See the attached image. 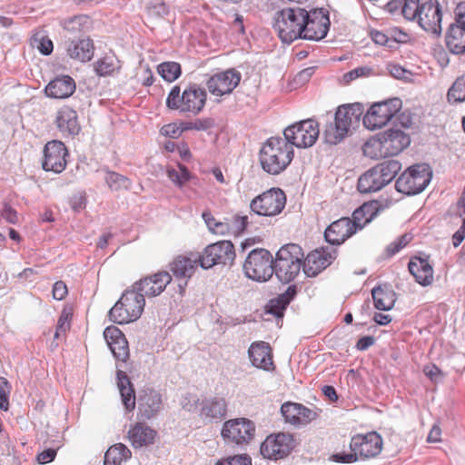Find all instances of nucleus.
<instances>
[{
	"label": "nucleus",
	"instance_id": "nucleus-1",
	"mask_svg": "<svg viewBox=\"0 0 465 465\" xmlns=\"http://www.w3.org/2000/svg\"><path fill=\"white\" fill-rule=\"evenodd\" d=\"M294 157L292 143L284 137L273 136L269 138L262 146L259 161L262 169L272 175L284 172Z\"/></svg>",
	"mask_w": 465,
	"mask_h": 465
},
{
	"label": "nucleus",
	"instance_id": "nucleus-2",
	"mask_svg": "<svg viewBox=\"0 0 465 465\" xmlns=\"http://www.w3.org/2000/svg\"><path fill=\"white\" fill-rule=\"evenodd\" d=\"M363 114L364 107L361 103L340 105L335 113L334 123H330L324 128L325 142L330 144L341 143L352 128L360 124Z\"/></svg>",
	"mask_w": 465,
	"mask_h": 465
},
{
	"label": "nucleus",
	"instance_id": "nucleus-3",
	"mask_svg": "<svg viewBox=\"0 0 465 465\" xmlns=\"http://www.w3.org/2000/svg\"><path fill=\"white\" fill-rule=\"evenodd\" d=\"M306 18H308V11L303 8H282L274 15L273 28L282 42L292 43L298 38H302Z\"/></svg>",
	"mask_w": 465,
	"mask_h": 465
},
{
	"label": "nucleus",
	"instance_id": "nucleus-4",
	"mask_svg": "<svg viewBox=\"0 0 465 465\" xmlns=\"http://www.w3.org/2000/svg\"><path fill=\"white\" fill-rule=\"evenodd\" d=\"M207 94L204 89L192 84L181 93L180 86L174 85L166 98V106L181 113L198 114L205 106Z\"/></svg>",
	"mask_w": 465,
	"mask_h": 465
},
{
	"label": "nucleus",
	"instance_id": "nucleus-5",
	"mask_svg": "<svg viewBox=\"0 0 465 465\" xmlns=\"http://www.w3.org/2000/svg\"><path fill=\"white\" fill-rule=\"evenodd\" d=\"M144 305L143 294L132 285L109 311V318L117 324L133 322L141 317Z\"/></svg>",
	"mask_w": 465,
	"mask_h": 465
},
{
	"label": "nucleus",
	"instance_id": "nucleus-6",
	"mask_svg": "<svg viewBox=\"0 0 465 465\" xmlns=\"http://www.w3.org/2000/svg\"><path fill=\"white\" fill-rule=\"evenodd\" d=\"M382 439L375 431L358 434L351 438L349 453H336L333 459L337 462L352 463L358 458L369 459L377 456L382 450Z\"/></svg>",
	"mask_w": 465,
	"mask_h": 465
},
{
	"label": "nucleus",
	"instance_id": "nucleus-7",
	"mask_svg": "<svg viewBox=\"0 0 465 465\" xmlns=\"http://www.w3.org/2000/svg\"><path fill=\"white\" fill-rule=\"evenodd\" d=\"M303 257L302 249L298 244L289 243L281 247L274 260L276 276L285 282L294 280L303 268Z\"/></svg>",
	"mask_w": 465,
	"mask_h": 465
},
{
	"label": "nucleus",
	"instance_id": "nucleus-8",
	"mask_svg": "<svg viewBox=\"0 0 465 465\" xmlns=\"http://www.w3.org/2000/svg\"><path fill=\"white\" fill-rule=\"evenodd\" d=\"M243 272L246 277L253 281H269L275 272L272 254L263 248L253 249L243 262Z\"/></svg>",
	"mask_w": 465,
	"mask_h": 465
},
{
	"label": "nucleus",
	"instance_id": "nucleus-9",
	"mask_svg": "<svg viewBox=\"0 0 465 465\" xmlns=\"http://www.w3.org/2000/svg\"><path fill=\"white\" fill-rule=\"evenodd\" d=\"M401 107L402 103L399 98L374 103L363 114L362 124L371 131L381 129L391 121Z\"/></svg>",
	"mask_w": 465,
	"mask_h": 465
},
{
	"label": "nucleus",
	"instance_id": "nucleus-10",
	"mask_svg": "<svg viewBox=\"0 0 465 465\" xmlns=\"http://www.w3.org/2000/svg\"><path fill=\"white\" fill-rule=\"evenodd\" d=\"M431 179V171L428 164H415L403 172L397 179L395 186L404 194H417L422 192Z\"/></svg>",
	"mask_w": 465,
	"mask_h": 465
},
{
	"label": "nucleus",
	"instance_id": "nucleus-11",
	"mask_svg": "<svg viewBox=\"0 0 465 465\" xmlns=\"http://www.w3.org/2000/svg\"><path fill=\"white\" fill-rule=\"evenodd\" d=\"M286 204V195L280 188H271L254 197L250 203L252 212L260 216L280 214Z\"/></svg>",
	"mask_w": 465,
	"mask_h": 465
},
{
	"label": "nucleus",
	"instance_id": "nucleus-12",
	"mask_svg": "<svg viewBox=\"0 0 465 465\" xmlns=\"http://www.w3.org/2000/svg\"><path fill=\"white\" fill-rule=\"evenodd\" d=\"M319 134V124L312 119L295 123L283 132L284 138L292 143V147L298 148L312 146L316 143Z\"/></svg>",
	"mask_w": 465,
	"mask_h": 465
},
{
	"label": "nucleus",
	"instance_id": "nucleus-13",
	"mask_svg": "<svg viewBox=\"0 0 465 465\" xmlns=\"http://www.w3.org/2000/svg\"><path fill=\"white\" fill-rule=\"evenodd\" d=\"M296 447V440L289 432H278L267 436L261 445L264 458L279 460L287 457Z\"/></svg>",
	"mask_w": 465,
	"mask_h": 465
},
{
	"label": "nucleus",
	"instance_id": "nucleus-14",
	"mask_svg": "<svg viewBox=\"0 0 465 465\" xmlns=\"http://www.w3.org/2000/svg\"><path fill=\"white\" fill-rule=\"evenodd\" d=\"M255 435L254 423L246 418L232 419L223 423L222 436L225 441L236 445L248 444Z\"/></svg>",
	"mask_w": 465,
	"mask_h": 465
},
{
	"label": "nucleus",
	"instance_id": "nucleus-15",
	"mask_svg": "<svg viewBox=\"0 0 465 465\" xmlns=\"http://www.w3.org/2000/svg\"><path fill=\"white\" fill-rule=\"evenodd\" d=\"M200 256V266L208 269L216 264L231 263L235 258L234 246L231 241H220L208 245Z\"/></svg>",
	"mask_w": 465,
	"mask_h": 465
},
{
	"label": "nucleus",
	"instance_id": "nucleus-16",
	"mask_svg": "<svg viewBox=\"0 0 465 465\" xmlns=\"http://www.w3.org/2000/svg\"><path fill=\"white\" fill-rule=\"evenodd\" d=\"M284 421L293 427H303L319 418L320 411L309 408L302 403L287 401L281 406Z\"/></svg>",
	"mask_w": 465,
	"mask_h": 465
},
{
	"label": "nucleus",
	"instance_id": "nucleus-17",
	"mask_svg": "<svg viewBox=\"0 0 465 465\" xmlns=\"http://www.w3.org/2000/svg\"><path fill=\"white\" fill-rule=\"evenodd\" d=\"M329 27L330 19L327 11L323 8L311 10L308 12V18L304 21L302 38L319 41L326 36Z\"/></svg>",
	"mask_w": 465,
	"mask_h": 465
},
{
	"label": "nucleus",
	"instance_id": "nucleus-18",
	"mask_svg": "<svg viewBox=\"0 0 465 465\" xmlns=\"http://www.w3.org/2000/svg\"><path fill=\"white\" fill-rule=\"evenodd\" d=\"M68 151L64 143L58 140L48 142L44 148L43 169L56 173H62L66 167Z\"/></svg>",
	"mask_w": 465,
	"mask_h": 465
},
{
	"label": "nucleus",
	"instance_id": "nucleus-19",
	"mask_svg": "<svg viewBox=\"0 0 465 465\" xmlns=\"http://www.w3.org/2000/svg\"><path fill=\"white\" fill-rule=\"evenodd\" d=\"M241 81V74L228 69L212 75L206 82L208 91L215 96H223L233 91Z\"/></svg>",
	"mask_w": 465,
	"mask_h": 465
},
{
	"label": "nucleus",
	"instance_id": "nucleus-20",
	"mask_svg": "<svg viewBox=\"0 0 465 465\" xmlns=\"http://www.w3.org/2000/svg\"><path fill=\"white\" fill-rule=\"evenodd\" d=\"M425 31L440 34L441 12L437 0H421L420 12L415 19Z\"/></svg>",
	"mask_w": 465,
	"mask_h": 465
},
{
	"label": "nucleus",
	"instance_id": "nucleus-21",
	"mask_svg": "<svg viewBox=\"0 0 465 465\" xmlns=\"http://www.w3.org/2000/svg\"><path fill=\"white\" fill-rule=\"evenodd\" d=\"M335 258L336 250L332 248L316 249L303 257V272L309 277L316 276L331 264Z\"/></svg>",
	"mask_w": 465,
	"mask_h": 465
},
{
	"label": "nucleus",
	"instance_id": "nucleus-22",
	"mask_svg": "<svg viewBox=\"0 0 465 465\" xmlns=\"http://www.w3.org/2000/svg\"><path fill=\"white\" fill-rule=\"evenodd\" d=\"M171 282V274L163 271L144 277L133 285L140 293L143 294V297H153L161 294Z\"/></svg>",
	"mask_w": 465,
	"mask_h": 465
},
{
	"label": "nucleus",
	"instance_id": "nucleus-23",
	"mask_svg": "<svg viewBox=\"0 0 465 465\" xmlns=\"http://www.w3.org/2000/svg\"><path fill=\"white\" fill-rule=\"evenodd\" d=\"M54 124L63 137H74L81 131L77 112L68 105L57 110Z\"/></svg>",
	"mask_w": 465,
	"mask_h": 465
},
{
	"label": "nucleus",
	"instance_id": "nucleus-24",
	"mask_svg": "<svg viewBox=\"0 0 465 465\" xmlns=\"http://www.w3.org/2000/svg\"><path fill=\"white\" fill-rule=\"evenodd\" d=\"M249 359L253 366L263 371H271L275 369L272 349L263 341L252 342L248 350Z\"/></svg>",
	"mask_w": 465,
	"mask_h": 465
},
{
	"label": "nucleus",
	"instance_id": "nucleus-25",
	"mask_svg": "<svg viewBox=\"0 0 465 465\" xmlns=\"http://www.w3.org/2000/svg\"><path fill=\"white\" fill-rule=\"evenodd\" d=\"M358 229L351 219L342 217L331 223L324 232L325 239L333 245H340L352 236Z\"/></svg>",
	"mask_w": 465,
	"mask_h": 465
},
{
	"label": "nucleus",
	"instance_id": "nucleus-26",
	"mask_svg": "<svg viewBox=\"0 0 465 465\" xmlns=\"http://www.w3.org/2000/svg\"><path fill=\"white\" fill-rule=\"evenodd\" d=\"M104 337L115 359L125 362L129 358V346L122 331L116 326H108L104 331Z\"/></svg>",
	"mask_w": 465,
	"mask_h": 465
},
{
	"label": "nucleus",
	"instance_id": "nucleus-27",
	"mask_svg": "<svg viewBox=\"0 0 465 465\" xmlns=\"http://www.w3.org/2000/svg\"><path fill=\"white\" fill-rule=\"evenodd\" d=\"M384 143V149L389 156L397 155L406 149L411 143L409 134L399 128H390L380 133Z\"/></svg>",
	"mask_w": 465,
	"mask_h": 465
},
{
	"label": "nucleus",
	"instance_id": "nucleus-28",
	"mask_svg": "<svg viewBox=\"0 0 465 465\" xmlns=\"http://www.w3.org/2000/svg\"><path fill=\"white\" fill-rule=\"evenodd\" d=\"M200 265V256L197 253L190 252L181 254L170 263V270L177 278H190Z\"/></svg>",
	"mask_w": 465,
	"mask_h": 465
},
{
	"label": "nucleus",
	"instance_id": "nucleus-29",
	"mask_svg": "<svg viewBox=\"0 0 465 465\" xmlns=\"http://www.w3.org/2000/svg\"><path fill=\"white\" fill-rule=\"evenodd\" d=\"M156 436L157 431L144 422H136L127 432V438L134 449L153 444Z\"/></svg>",
	"mask_w": 465,
	"mask_h": 465
},
{
	"label": "nucleus",
	"instance_id": "nucleus-30",
	"mask_svg": "<svg viewBox=\"0 0 465 465\" xmlns=\"http://www.w3.org/2000/svg\"><path fill=\"white\" fill-rule=\"evenodd\" d=\"M462 6H459L457 24L451 25L446 35L447 47L451 53L457 54L465 53V25L460 21Z\"/></svg>",
	"mask_w": 465,
	"mask_h": 465
},
{
	"label": "nucleus",
	"instance_id": "nucleus-31",
	"mask_svg": "<svg viewBox=\"0 0 465 465\" xmlns=\"http://www.w3.org/2000/svg\"><path fill=\"white\" fill-rule=\"evenodd\" d=\"M65 51L71 59L84 63L93 58L94 46L93 40L89 37L74 39L66 43Z\"/></svg>",
	"mask_w": 465,
	"mask_h": 465
},
{
	"label": "nucleus",
	"instance_id": "nucleus-32",
	"mask_svg": "<svg viewBox=\"0 0 465 465\" xmlns=\"http://www.w3.org/2000/svg\"><path fill=\"white\" fill-rule=\"evenodd\" d=\"M75 87V82L71 76L61 75L49 82L45 93L51 98L64 99L74 93Z\"/></svg>",
	"mask_w": 465,
	"mask_h": 465
},
{
	"label": "nucleus",
	"instance_id": "nucleus-33",
	"mask_svg": "<svg viewBox=\"0 0 465 465\" xmlns=\"http://www.w3.org/2000/svg\"><path fill=\"white\" fill-rule=\"evenodd\" d=\"M409 271L415 281L422 285L429 286L433 282V268L429 261L422 258H413L409 262Z\"/></svg>",
	"mask_w": 465,
	"mask_h": 465
},
{
	"label": "nucleus",
	"instance_id": "nucleus-34",
	"mask_svg": "<svg viewBox=\"0 0 465 465\" xmlns=\"http://www.w3.org/2000/svg\"><path fill=\"white\" fill-rule=\"evenodd\" d=\"M227 413V404L223 398H211L203 401L200 415L203 419L222 420Z\"/></svg>",
	"mask_w": 465,
	"mask_h": 465
},
{
	"label": "nucleus",
	"instance_id": "nucleus-35",
	"mask_svg": "<svg viewBox=\"0 0 465 465\" xmlns=\"http://www.w3.org/2000/svg\"><path fill=\"white\" fill-rule=\"evenodd\" d=\"M385 185H387L386 183L374 166L360 176L357 187L361 193H369L377 192Z\"/></svg>",
	"mask_w": 465,
	"mask_h": 465
},
{
	"label": "nucleus",
	"instance_id": "nucleus-36",
	"mask_svg": "<svg viewBox=\"0 0 465 465\" xmlns=\"http://www.w3.org/2000/svg\"><path fill=\"white\" fill-rule=\"evenodd\" d=\"M372 298L374 306L381 311L391 310L396 302V293L388 285H379L375 287L372 292Z\"/></svg>",
	"mask_w": 465,
	"mask_h": 465
},
{
	"label": "nucleus",
	"instance_id": "nucleus-37",
	"mask_svg": "<svg viewBox=\"0 0 465 465\" xmlns=\"http://www.w3.org/2000/svg\"><path fill=\"white\" fill-rule=\"evenodd\" d=\"M93 20L87 15H78L61 21L60 25L64 30L72 35L84 34L93 28Z\"/></svg>",
	"mask_w": 465,
	"mask_h": 465
},
{
	"label": "nucleus",
	"instance_id": "nucleus-38",
	"mask_svg": "<svg viewBox=\"0 0 465 465\" xmlns=\"http://www.w3.org/2000/svg\"><path fill=\"white\" fill-rule=\"evenodd\" d=\"M379 213L378 203L376 202L364 203L352 213V223L358 230L362 229L369 223Z\"/></svg>",
	"mask_w": 465,
	"mask_h": 465
},
{
	"label": "nucleus",
	"instance_id": "nucleus-39",
	"mask_svg": "<svg viewBox=\"0 0 465 465\" xmlns=\"http://www.w3.org/2000/svg\"><path fill=\"white\" fill-rule=\"evenodd\" d=\"M117 385L121 393L123 403L127 411L135 407V393L126 373L123 371H117Z\"/></svg>",
	"mask_w": 465,
	"mask_h": 465
},
{
	"label": "nucleus",
	"instance_id": "nucleus-40",
	"mask_svg": "<svg viewBox=\"0 0 465 465\" xmlns=\"http://www.w3.org/2000/svg\"><path fill=\"white\" fill-rule=\"evenodd\" d=\"M296 293L297 288L295 285L288 286L283 293L270 301L269 312L278 317L282 316L283 312L289 305L290 302L294 298Z\"/></svg>",
	"mask_w": 465,
	"mask_h": 465
},
{
	"label": "nucleus",
	"instance_id": "nucleus-41",
	"mask_svg": "<svg viewBox=\"0 0 465 465\" xmlns=\"http://www.w3.org/2000/svg\"><path fill=\"white\" fill-rule=\"evenodd\" d=\"M384 146V143L379 134L376 136L371 137L364 143L362 152L365 156L371 159L389 157Z\"/></svg>",
	"mask_w": 465,
	"mask_h": 465
},
{
	"label": "nucleus",
	"instance_id": "nucleus-42",
	"mask_svg": "<svg viewBox=\"0 0 465 465\" xmlns=\"http://www.w3.org/2000/svg\"><path fill=\"white\" fill-rule=\"evenodd\" d=\"M162 401L157 394H149L141 399L139 411L143 418L151 419L160 410Z\"/></svg>",
	"mask_w": 465,
	"mask_h": 465
},
{
	"label": "nucleus",
	"instance_id": "nucleus-43",
	"mask_svg": "<svg viewBox=\"0 0 465 465\" xmlns=\"http://www.w3.org/2000/svg\"><path fill=\"white\" fill-rule=\"evenodd\" d=\"M166 174L170 181L178 188H183L193 177L188 168L182 163H178L177 168L168 167Z\"/></svg>",
	"mask_w": 465,
	"mask_h": 465
},
{
	"label": "nucleus",
	"instance_id": "nucleus-44",
	"mask_svg": "<svg viewBox=\"0 0 465 465\" xmlns=\"http://www.w3.org/2000/svg\"><path fill=\"white\" fill-rule=\"evenodd\" d=\"M131 457V450L124 444L118 443L110 447L105 452L104 459L107 463L121 465L124 460Z\"/></svg>",
	"mask_w": 465,
	"mask_h": 465
},
{
	"label": "nucleus",
	"instance_id": "nucleus-45",
	"mask_svg": "<svg viewBox=\"0 0 465 465\" xmlns=\"http://www.w3.org/2000/svg\"><path fill=\"white\" fill-rule=\"evenodd\" d=\"M381 175L383 181L388 184L391 183L396 174L401 171V164L397 160H388L381 163L375 166Z\"/></svg>",
	"mask_w": 465,
	"mask_h": 465
},
{
	"label": "nucleus",
	"instance_id": "nucleus-46",
	"mask_svg": "<svg viewBox=\"0 0 465 465\" xmlns=\"http://www.w3.org/2000/svg\"><path fill=\"white\" fill-rule=\"evenodd\" d=\"M104 181L112 191L128 190L132 184L129 178L113 171L105 173Z\"/></svg>",
	"mask_w": 465,
	"mask_h": 465
},
{
	"label": "nucleus",
	"instance_id": "nucleus-47",
	"mask_svg": "<svg viewBox=\"0 0 465 465\" xmlns=\"http://www.w3.org/2000/svg\"><path fill=\"white\" fill-rule=\"evenodd\" d=\"M31 45L45 55L52 54L54 50V44L52 40L44 31H37L33 35L31 38Z\"/></svg>",
	"mask_w": 465,
	"mask_h": 465
},
{
	"label": "nucleus",
	"instance_id": "nucleus-48",
	"mask_svg": "<svg viewBox=\"0 0 465 465\" xmlns=\"http://www.w3.org/2000/svg\"><path fill=\"white\" fill-rule=\"evenodd\" d=\"M73 314L74 312L71 306H64L63 308L57 321L54 339H58L61 335H65L70 330Z\"/></svg>",
	"mask_w": 465,
	"mask_h": 465
},
{
	"label": "nucleus",
	"instance_id": "nucleus-49",
	"mask_svg": "<svg viewBox=\"0 0 465 465\" xmlns=\"http://www.w3.org/2000/svg\"><path fill=\"white\" fill-rule=\"evenodd\" d=\"M159 74L167 82H173L181 74V65L176 62H164L157 67Z\"/></svg>",
	"mask_w": 465,
	"mask_h": 465
},
{
	"label": "nucleus",
	"instance_id": "nucleus-50",
	"mask_svg": "<svg viewBox=\"0 0 465 465\" xmlns=\"http://www.w3.org/2000/svg\"><path fill=\"white\" fill-rule=\"evenodd\" d=\"M448 100L452 103L465 101V75L459 77L450 88Z\"/></svg>",
	"mask_w": 465,
	"mask_h": 465
},
{
	"label": "nucleus",
	"instance_id": "nucleus-51",
	"mask_svg": "<svg viewBox=\"0 0 465 465\" xmlns=\"http://www.w3.org/2000/svg\"><path fill=\"white\" fill-rule=\"evenodd\" d=\"M373 69L369 66H360L350 72L345 73L341 78V84H350L351 82L359 78H367L373 74Z\"/></svg>",
	"mask_w": 465,
	"mask_h": 465
},
{
	"label": "nucleus",
	"instance_id": "nucleus-52",
	"mask_svg": "<svg viewBox=\"0 0 465 465\" xmlns=\"http://www.w3.org/2000/svg\"><path fill=\"white\" fill-rule=\"evenodd\" d=\"M421 0H402L401 13L409 20H415L420 12Z\"/></svg>",
	"mask_w": 465,
	"mask_h": 465
},
{
	"label": "nucleus",
	"instance_id": "nucleus-53",
	"mask_svg": "<svg viewBox=\"0 0 465 465\" xmlns=\"http://www.w3.org/2000/svg\"><path fill=\"white\" fill-rule=\"evenodd\" d=\"M116 69L114 60L112 57H103L95 64V71L101 76L113 74Z\"/></svg>",
	"mask_w": 465,
	"mask_h": 465
},
{
	"label": "nucleus",
	"instance_id": "nucleus-54",
	"mask_svg": "<svg viewBox=\"0 0 465 465\" xmlns=\"http://www.w3.org/2000/svg\"><path fill=\"white\" fill-rule=\"evenodd\" d=\"M11 391V385L8 381L0 377V409L6 411L9 408V394Z\"/></svg>",
	"mask_w": 465,
	"mask_h": 465
},
{
	"label": "nucleus",
	"instance_id": "nucleus-55",
	"mask_svg": "<svg viewBox=\"0 0 465 465\" xmlns=\"http://www.w3.org/2000/svg\"><path fill=\"white\" fill-rule=\"evenodd\" d=\"M215 465H252L248 455H233L219 460Z\"/></svg>",
	"mask_w": 465,
	"mask_h": 465
},
{
	"label": "nucleus",
	"instance_id": "nucleus-56",
	"mask_svg": "<svg viewBox=\"0 0 465 465\" xmlns=\"http://www.w3.org/2000/svg\"><path fill=\"white\" fill-rule=\"evenodd\" d=\"M160 133L162 135H163L165 137H170L173 139H177L182 135L179 123H170V124H164L161 128Z\"/></svg>",
	"mask_w": 465,
	"mask_h": 465
},
{
	"label": "nucleus",
	"instance_id": "nucleus-57",
	"mask_svg": "<svg viewBox=\"0 0 465 465\" xmlns=\"http://www.w3.org/2000/svg\"><path fill=\"white\" fill-rule=\"evenodd\" d=\"M68 294V288L63 281L54 282L52 290V295L54 300L63 301Z\"/></svg>",
	"mask_w": 465,
	"mask_h": 465
},
{
	"label": "nucleus",
	"instance_id": "nucleus-58",
	"mask_svg": "<svg viewBox=\"0 0 465 465\" xmlns=\"http://www.w3.org/2000/svg\"><path fill=\"white\" fill-rule=\"evenodd\" d=\"M423 373L432 381L437 382L442 378L443 373L435 364H428L423 367Z\"/></svg>",
	"mask_w": 465,
	"mask_h": 465
},
{
	"label": "nucleus",
	"instance_id": "nucleus-59",
	"mask_svg": "<svg viewBox=\"0 0 465 465\" xmlns=\"http://www.w3.org/2000/svg\"><path fill=\"white\" fill-rule=\"evenodd\" d=\"M232 226V234L237 235L242 232L247 224H248V217L247 216H235L233 217L232 223H230Z\"/></svg>",
	"mask_w": 465,
	"mask_h": 465
},
{
	"label": "nucleus",
	"instance_id": "nucleus-60",
	"mask_svg": "<svg viewBox=\"0 0 465 465\" xmlns=\"http://www.w3.org/2000/svg\"><path fill=\"white\" fill-rule=\"evenodd\" d=\"M146 10L151 15H163L167 13L166 5L163 2L150 3L146 6Z\"/></svg>",
	"mask_w": 465,
	"mask_h": 465
},
{
	"label": "nucleus",
	"instance_id": "nucleus-61",
	"mask_svg": "<svg viewBox=\"0 0 465 465\" xmlns=\"http://www.w3.org/2000/svg\"><path fill=\"white\" fill-rule=\"evenodd\" d=\"M371 38L377 45L391 47V37L380 31H373Z\"/></svg>",
	"mask_w": 465,
	"mask_h": 465
},
{
	"label": "nucleus",
	"instance_id": "nucleus-62",
	"mask_svg": "<svg viewBox=\"0 0 465 465\" xmlns=\"http://www.w3.org/2000/svg\"><path fill=\"white\" fill-rule=\"evenodd\" d=\"M56 456V450L54 449H47L40 452L36 460L40 464H46L54 460Z\"/></svg>",
	"mask_w": 465,
	"mask_h": 465
},
{
	"label": "nucleus",
	"instance_id": "nucleus-63",
	"mask_svg": "<svg viewBox=\"0 0 465 465\" xmlns=\"http://www.w3.org/2000/svg\"><path fill=\"white\" fill-rule=\"evenodd\" d=\"M232 226L228 221H219L217 224H215L214 230L213 233L217 235H227L232 234Z\"/></svg>",
	"mask_w": 465,
	"mask_h": 465
},
{
	"label": "nucleus",
	"instance_id": "nucleus-64",
	"mask_svg": "<svg viewBox=\"0 0 465 465\" xmlns=\"http://www.w3.org/2000/svg\"><path fill=\"white\" fill-rule=\"evenodd\" d=\"M70 205L74 212H80L86 206V198L83 194H77L72 197Z\"/></svg>",
	"mask_w": 465,
	"mask_h": 465
}]
</instances>
